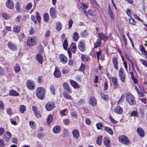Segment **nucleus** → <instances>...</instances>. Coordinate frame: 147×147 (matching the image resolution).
Wrapping results in <instances>:
<instances>
[{"label": "nucleus", "mask_w": 147, "mask_h": 147, "mask_svg": "<svg viewBox=\"0 0 147 147\" xmlns=\"http://www.w3.org/2000/svg\"><path fill=\"white\" fill-rule=\"evenodd\" d=\"M126 98L127 101L130 105H133L136 104L135 97L131 94L129 93L126 94Z\"/></svg>", "instance_id": "f257e3e1"}, {"label": "nucleus", "mask_w": 147, "mask_h": 147, "mask_svg": "<svg viewBox=\"0 0 147 147\" xmlns=\"http://www.w3.org/2000/svg\"><path fill=\"white\" fill-rule=\"evenodd\" d=\"M36 95L38 98L43 100L45 96V90L42 87H39L37 88L36 91Z\"/></svg>", "instance_id": "f03ea898"}, {"label": "nucleus", "mask_w": 147, "mask_h": 147, "mask_svg": "<svg viewBox=\"0 0 147 147\" xmlns=\"http://www.w3.org/2000/svg\"><path fill=\"white\" fill-rule=\"evenodd\" d=\"M120 142L123 144L128 145L129 144L130 141L128 138L125 135H122L119 137Z\"/></svg>", "instance_id": "7ed1b4c3"}, {"label": "nucleus", "mask_w": 147, "mask_h": 147, "mask_svg": "<svg viewBox=\"0 0 147 147\" xmlns=\"http://www.w3.org/2000/svg\"><path fill=\"white\" fill-rule=\"evenodd\" d=\"M36 18H35L34 15H32L31 16V18L32 20V21L35 24H36L37 20L38 22L40 23V17L39 13L38 12H36Z\"/></svg>", "instance_id": "20e7f679"}, {"label": "nucleus", "mask_w": 147, "mask_h": 147, "mask_svg": "<svg viewBox=\"0 0 147 147\" xmlns=\"http://www.w3.org/2000/svg\"><path fill=\"white\" fill-rule=\"evenodd\" d=\"M47 111H50L53 110L54 108V104L50 102H48L45 106Z\"/></svg>", "instance_id": "39448f33"}, {"label": "nucleus", "mask_w": 147, "mask_h": 147, "mask_svg": "<svg viewBox=\"0 0 147 147\" xmlns=\"http://www.w3.org/2000/svg\"><path fill=\"white\" fill-rule=\"evenodd\" d=\"M27 86L28 88L30 90H33L35 88L34 83L32 81L28 80L27 82Z\"/></svg>", "instance_id": "423d86ee"}, {"label": "nucleus", "mask_w": 147, "mask_h": 147, "mask_svg": "<svg viewBox=\"0 0 147 147\" xmlns=\"http://www.w3.org/2000/svg\"><path fill=\"white\" fill-rule=\"evenodd\" d=\"M27 45L28 46H33L35 45L36 43V42L34 38H31L28 39L27 42Z\"/></svg>", "instance_id": "0eeeda50"}, {"label": "nucleus", "mask_w": 147, "mask_h": 147, "mask_svg": "<svg viewBox=\"0 0 147 147\" xmlns=\"http://www.w3.org/2000/svg\"><path fill=\"white\" fill-rule=\"evenodd\" d=\"M138 135L141 138L143 137L145 135L144 131L143 129L141 127H138L137 129Z\"/></svg>", "instance_id": "6e6552de"}, {"label": "nucleus", "mask_w": 147, "mask_h": 147, "mask_svg": "<svg viewBox=\"0 0 147 147\" xmlns=\"http://www.w3.org/2000/svg\"><path fill=\"white\" fill-rule=\"evenodd\" d=\"M63 87L67 93H70L72 92L71 89L70 88L69 84L66 82H64L63 83Z\"/></svg>", "instance_id": "1a4fd4ad"}, {"label": "nucleus", "mask_w": 147, "mask_h": 147, "mask_svg": "<svg viewBox=\"0 0 147 147\" xmlns=\"http://www.w3.org/2000/svg\"><path fill=\"white\" fill-rule=\"evenodd\" d=\"M6 7L10 9H11L14 7V4L11 0H8L6 2Z\"/></svg>", "instance_id": "9d476101"}, {"label": "nucleus", "mask_w": 147, "mask_h": 147, "mask_svg": "<svg viewBox=\"0 0 147 147\" xmlns=\"http://www.w3.org/2000/svg\"><path fill=\"white\" fill-rule=\"evenodd\" d=\"M50 14L51 16L53 18H56L57 17V13L54 7H51L50 11Z\"/></svg>", "instance_id": "9b49d317"}, {"label": "nucleus", "mask_w": 147, "mask_h": 147, "mask_svg": "<svg viewBox=\"0 0 147 147\" xmlns=\"http://www.w3.org/2000/svg\"><path fill=\"white\" fill-rule=\"evenodd\" d=\"M59 58L60 61L63 63L65 64L67 61V57L63 54L60 55Z\"/></svg>", "instance_id": "f8f14e48"}, {"label": "nucleus", "mask_w": 147, "mask_h": 147, "mask_svg": "<svg viewBox=\"0 0 147 147\" xmlns=\"http://www.w3.org/2000/svg\"><path fill=\"white\" fill-rule=\"evenodd\" d=\"M7 46L12 51H15L16 50V46L12 42L10 41H9L8 42Z\"/></svg>", "instance_id": "ddd939ff"}, {"label": "nucleus", "mask_w": 147, "mask_h": 147, "mask_svg": "<svg viewBox=\"0 0 147 147\" xmlns=\"http://www.w3.org/2000/svg\"><path fill=\"white\" fill-rule=\"evenodd\" d=\"M11 137V134L9 131H7L3 136V139L6 142H8L9 139Z\"/></svg>", "instance_id": "4468645a"}, {"label": "nucleus", "mask_w": 147, "mask_h": 147, "mask_svg": "<svg viewBox=\"0 0 147 147\" xmlns=\"http://www.w3.org/2000/svg\"><path fill=\"white\" fill-rule=\"evenodd\" d=\"M112 80L113 84V88L115 90L119 88V86L117 82V79L115 77H113L112 78Z\"/></svg>", "instance_id": "2eb2a0df"}, {"label": "nucleus", "mask_w": 147, "mask_h": 147, "mask_svg": "<svg viewBox=\"0 0 147 147\" xmlns=\"http://www.w3.org/2000/svg\"><path fill=\"white\" fill-rule=\"evenodd\" d=\"M114 111L117 114L121 115L123 112L122 108L120 106H118L115 108Z\"/></svg>", "instance_id": "dca6fc26"}, {"label": "nucleus", "mask_w": 147, "mask_h": 147, "mask_svg": "<svg viewBox=\"0 0 147 147\" xmlns=\"http://www.w3.org/2000/svg\"><path fill=\"white\" fill-rule=\"evenodd\" d=\"M98 36L101 40H103L104 41L107 40L109 38V36H108L104 34L103 33H99Z\"/></svg>", "instance_id": "f3484780"}, {"label": "nucleus", "mask_w": 147, "mask_h": 147, "mask_svg": "<svg viewBox=\"0 0 147 147\" xmlns=\"http://www.w3.org/2000/svg\"><path fill=\"white\" fill-rule=\"evenodd\" d=\"M103 142L105 145L107 147H110L111 144L109 138L105 137L103 139Z\"/></svg>", "instance_id": "a211bd4d"}, {"label": "nucleus", "mask_w": 147, "mask_h": 147, "mask_svg": "<svg viewBox=\"0 0 147 147\" xmlns=\"http://www.w3.org/2000/svg\"><path fill=\"white\" fill-rule=\"evenodd\" d=\"M72 134L74 137L76 139H78L79 136V132L78 130L74 129L72 131Z\"/></svg>", "instance_id": "6ab92c4d"}, {"label": "nucleus", "mask_w": 147, "mask_h": 147, "mask_svg": "<svg viewBox=\"0 0 147 147\" xmlns=\"http://www.w3.org/2000/svg\"><path fill=\"white\" fill-rule=\"evenodd\" d=\"M61 130V127L59 125H56L53 128V132L55 134L59 133Z\"/></svg>", "instance_id": "aec40b11"}, {"label": "nucleus", "mask_w": 147, "mask_h": 147, "mask_svg": "<svg viewBox=\"0 0 147 147\" xmlns=\"http://www.w3.org/2000/svg\"><path fill=\"white\" fill-rule=\"evenodd\" d=\"M113 63L115 68L116 69H118L117 59L116 57L113 58L112 59Z\"/></svg>", "instance_id": "412c9836"}, {"label": "nucleus", "mask_w": 147, "mask_h": 147, "mask_svg": "<svg viewBox=\"0 0 147 147\" xmlns=\"http://www.w3.org/2000/svg\"><path fill=\"white\" fill-rule=\"evenodd\" d=\"M36 58L39 63L42 64V63L43 57L41 54L39 53L36 56Z\"/></svg>", "instance_id": "4be33fe9"}, {"label": "nucleus", "mask_w": 147, "mask_h": 147, "mask_svg": "<svg viewBox=\"0 0 147 147\" xmlns=\"http://www.w3.org/2000/svg\"><path fill=\"white\" fill-rule=\"evenodd\" d=\"M70 83L71 85L75 89L78 88H79V85L78 83L73 80H71L70 81Z\"/></svg>", "instance_id": "5701e85b"}, {"label": "nucleus", "mask_w": 147, "mask_h": 147, "mask_svg": "<svg viewBox=\"0 0 147 147\" xmlns=\"http://www.w3.org/2000/svg\"><path fill=\"white\" fill-rule=\"evenodd\" d=\"M139 50L142 52V54L145 55H147V52L145 50V49L142 45H140L139 46Z\"/></svg>", "instance_id": "b1692460"}, {"label": "nucleus", "mask_w": 147, "mask_h": 147, "mask_svg": "<svg viewBox=\"0 0 147 147\" xmlns=\"http://www.w3.org/2000/svg\"><path fill=\"white\" fill-rule=\"evenodd\" d=\"M9 94L11 96H17L19 95V94L16 91L12 90L9 92Z\"/></svg>", "instance_id": "393cba45"}, {"label": "nucleus", "mask_w": 147, "mask_h": 147, "mask_svg": "<svg viewBox=\"0 0 147 147\" xmlns=\"http://www.w3.org/2000/svg\"><path fill=\"white\" fill-rule=\"evenodd\" d=\"M64 97L66 99L69 100H73L71 97L65 92H64L63 93Z\"/></svg>", "instance_id": "a878e982"}, {"label": "nucleus", "mask_w": 147, "mask_h": 147, "mask_svg": "<svg viewBox=\"0 0 147 147\" xmlns=\"http://www.w3.org/2000/svg\"><path fill=\"white\" fill-rule=\"evenodd\" d=\"M26 107L24 105H22L19 107V111L21 113H23L26 111Z\"/></svg>", "instance_id": "bb28decb"}, {"label": "nucleus", "mask_w": 147, "mask_h": 147, "mask_svg": "<svg viewBox=\"0 0 147 147\" xmlns=\"http://www.w3.org/2000/svg\"><path fill=\"white\" fill-rule=\"evenodd\" d=\"M53 119V117L52 115H50L48 116L47 120V123L49 125L52 121Z\"/></svg>", "instance_id": "cd10ccee"}, {"label": "nucleus", "mask_w": 147, "mask_h": 147, "mask_svg": "<svg viewBox=\"0 0 147 147\" xmlns=\"http://www.w3.org/2000/svg\"><path fill=\"white\" fill-rule=\"evenodd\" d=\"M105 130L110 135H112L113 134V131L112 129L108 127H105Z\"/></svg>", "instance_id": "c85d7f7f"}, {"label": "nucleus", "mask_w": 147, "mask_h": 147, "mask_svg": "<svg viewBox=\"0 0 147 147\" xmlns=\"http://www.w3.org/2000/svg\"><path fill=\"white\" fill-rule=\"evenodd\" d=\"M78 47L79 50L81 51H83L84 50V43L80 42L79 43Z\"/></svg>", "instance_id": "c756f323"}, {"label": "nucleus", "mask_w": 147, "mask_h": 147, "mask_svg": "<svg viewBox=\"0 0 147 147\" xmlns=\"http://www.w3.org/2000/svg\"><path fill=\"white\" fill-rule=\"evenodd\" d=\"M56 27L58 31H60L62 28V25L60 22H57L56 24Z\"/></svg>", "instance_id": "7c9ffc66"}, {"label": "nucleus", "mask_w": 147, "mask_h": 147, "mask_svg": "<svg viewBox=\"0 0 147 147\" xmlns=\"http://www.w3.org/2000/svg\"><path fill=\"white\" fill-rule=\"evenodd\" d=\"M90 104L92 106H95L96 104V99L93 97L91 98L90 99Z\"/></svg>", "instance_id": "2f4dec72"}, {"label": "nucleus", "mask_w": 147, "mask_h": 147, "mask_svg": "<svg viewBox=\"0 0 147 147\" xmlns=\"http://www.w3.org/2000/svg\"><path fill=\"white\" fill-rule=\"evenodd\" d=\"M101 43V41L100 39H98L97 41L94 44V48H96L100 45Z\"/></svg>", "instance_id": "473e14b6"}, {"label": "nucleus", "mask_w": 147, "mask_h": 147, "mask_svg": "<svg viewBox=\"0 0 147 147\" xmlns=\"http://www.w3.org/2000/svg\"><path fill=\"white\" fill-rule=\"evenodd\" d=\"M102 137V136H98L96 141L97 144L98 145H100L101 144Z\"/></svg>", "instance_id": "72a5a7b5"}, {"label": "nucleus", "mask_w": 147, "mask_h": 147, "mask_svg": "<svg viewBox=\"0 0 147 147\" xmlns=\"http://www.w3.org/2000/svg\"><path fill=\"white\" fill-rule=\"evenodd\" d=\"M89 57L87 55H82L81 59L82 61H88Z\"/></svg>", "instance_id": "f704fd0d"}, {"label": "nucleus", "mask_w": 147, "mask_h": 147, "mask_svg": "<svg viewBox=\"0 0 147 147\" xmlns=\"http://www.w3.org/2000/svg\"><path fill=\"white\" fill-rule=\"evenodd\" d=\"M20 67L19 65L18 64H16L14 67V70L15 72L17 73L20 71Z\"/></svg>", "instance_id": "c9c22d12"}, {"label": "nucleus", "mask_w": 147, "mask_h": 147, "mask_svg": "<svg viewBox=\"0 0 147 147\" xmlns=\"http://www.w3.org/2000/svg\"><path fill=\"white\" fill-rule=\"evenodd\" d=\"M73 38L75 41H77L78 40L79 37L78 33L77 32H75L73 35Z\"/></svg>", "instance_id": "e433bc0d"}, {"label": "nucleus", "mask_w": 147, "mask_h": 147, "mask_svg": "<svg viewBox=\"0 0 147 147\" xmlns=\"http://www.w3.org/2000/svg\"><path fill=\"white\" fill-rule=\"evenodd\" d=\"M13 31L16 33L19 32L20 30V27L18 26H15L13 28Z\"/></svg>", "instance_id": "4c0bfd02"}, {"label": "nucleus", "mask_w": 147, "mask_h": 147, "mask_svg": "<svg viewBox=\"0 0 147 147\" xmlns=\"http://www.w3.org/2000/svg\"><path fill=\"white\" fill-rule=\"evenodd\" d=\"M72 52L74 53L76 51V45L75 43H72V45L71 46Z\"/></svg>", "instance_id": "58836bf2"}, {"label": "nucleus", "mask_w": 147, "mask_h": 147, "mask_svg": "<svg viewBox=\"0 0 147 147\" xmlns=\"http://www.w3.org/2000/svg\"><path fill=\"white\" fill-rule=\"evenodd\" d=\"M89 14L92 16H94L96 15V12L92 10H89L88 11Z\"/></svg>", "instance_id": "ea45409f"}, {"label": "nucleus", "mask_w": 147, "mask_h": 147, "mask_svg": "<svg viewBox=\"0 0 147 147\" xmlns=\"http://www.w3.org/2000/svg\"><path fill=\"white\" fill-rule=\"evenodd\" d=\"M80 35L82 37H85L88 35V33L86 30H84L81 32Z\"/></svg>", "instance_id": "a19ab883"}, {"label": "nucleus", "mask_w": 147, "mask_h": 147, "mask_svg": "<svg viewBox=\"0 0 147 147\" xmlns=\"http://www.w3.org/2000/svg\"><path fill=\"white\" fill-rule=\"evenodd\" d=\"M44 20L46 22H48L49 20V16L48 13H45L43 15Z\"/></svg>", "instance_id": "79ce46f5"}, {"label": "nucleus", "mask_w": 147, "mask_h": 147, "mask_svg": "<svg viewBox=\"0 0 147 147\" xmlns=\"http://www.w3.org/2000/svg\"><path fill=\"white\" fill-rule=\"evenodd\" d=\"M50 88L51 92L53 94L55 95V90L54 86L53 85H51L50 86Z\"/></svg>", "instance_id": "37998d69"}, {"label": "nucleus", "mask_w": 147, "mask_h": 147, "mask_svg": "<svg viewBox=\"0 0 147 147\" xmlns=\"http://www.w3.org/2000/svg\"><path fill=\"white\" fill-rule=\"evenodd\" d=\"M100 95L102 98L105 100H108V97L107 95L103 93H101Z\"/></svg>", "instance_id": "c03bdc74"}, {"label": "nucleus", "mask_w": 147, "mask_h": 147, "mask_svg": "<svg viewBox=\"0 0 147 147\" xmlns=\"http://www.w3.org/2000/svg\"><path fill=\"white\" fill-rule=\"evenodd\" d=\"M119 77L121 81L123 82H125V74H119Z\"/></svg>", "instance_id": "a18cd8bd"}, {"label": "nucleus", "mask_w": 147, "mask_h": 147, "mask_svg": "<svg viewBox=\"0 0 147 147\" xmlns=\"http://www.w3.org/2000/svg\"><path fill=\"white\" fill-rule=\"evenodd\" d=\"M108 12L111 19L112 20H113L114 19V17L113 15V13L111 10L110 9H109Z\"/></svg>", "instance_id": "49530a36"}, {"label": "nucleus", "mask_w": 147, "mask_h": 147, "mask_svg": "<svg viewBox=\"0 0 147 147\" xmlns=\"http://www.w3.org/2000/svg\"><path fill=\"white\" fill-rule=\"evenodd\" d=\"M63 124L66 125H68L70 123V121L69 119H63Z\"/></svg>", "instance_id": "de8ad7c7"}, {"label": "nucleus", "mask_w": 147, "mask_h": 147, "mask_svg": "<svg viewBox=\"0 0 147 147\" xmlns=\"http://www.w3.org/2000/svg\"><path fill=\"white\" fill-rule=\"evenodd\" d=\"M68 45V43L67 41V40L65 39L64 41L63 44V46L64 49L67 50V47Z\"/></svg>", "instance_id": "09e8293b"}, {"label": "nucleus", "mask_w": 147, "mask_h": 147, "mask_svg": "<svg viewBox=\"0 0 147 147\" xmlns=\"http://www.w3.org/2000/svg\"><path fill=\"white\" fill-rule=\"evenodd\" d=\"M130 116L134 117H138V114L136 111H134L131 113Z\"/></svg>", "instance_id": "8fccbe9b"}, {"label": "nucleus", "mask_w": 147, "mask_h": 147, "mask_svg": "<svg viewBox=\"0 0 147 147\" xmlns=\"http://www.w3.org/2000/svg\"><path fill=\"white\" fill-rule=\"evenodd\" d=\"M131 79L133 81V82L135 84H138V82L136 78H134V74H131Z\"/></svg>", "instance_id": "3c124183"}, {"label": "nucleus", "mask_w": 147, "mask_h": 147, "mask_svg": "<svg viewBox=\"0 0 147 147\" xmlns=\"http://www.w3.org/2000/svg\"><path fill=\"white\" fill-rule=\"evenodd\" d=\"M109 119L112 123L114 124H116L117 123V121L114 119L111 116H110L109 117Z\"/></svg>", "instance_id": "603ef678"}, {"label": "nucleus", "mask_w": 147, "mask_h": 147, "mask_svg": "<svg viewBox=\"0 0 147 147\" xmlns=\"http://www.w3.org/2000/svg\"><path fill=\"white\" fill-rule=\"evenodd\" d=\"M32 4L31 3H29L26 6V9L27 10H29L31 9L32 7Z\"/></svg>", "instance_id": "864d4df0"}, {"label": "nucleus", "mask_w": 147, "mask_h": 147, "mask_svg": "<svg viewBox=\"0 0 147 147\" xmlns=\"http://www.w3.org/2000/svg\"><path fill=\"white\" fill-rule=\"evenodd\" d=\"M129 23L132 24H133L134 25H136V22L132 18H131L130 19H129Z\"/></svg>", "instance_id": "5fc2aeb1"}, {"label": "nucleus", "mask_w": 147, "mask_h": 147, "mask_svg": "<svg viewBox=\"0 0 147 147\" xmlns=\"http://www.w3.org/2000/svg\"><path fill=\"white\" fill-rule=\"evenodd\" d=\"M6 111L7 114L9 115H12V111L11 109L10 108H8L6 109Z\"/></svg>", "instance_id": "6e6d98bb"}, {"label": "nucleus", "mask_w": 147, "mask_h": 147, "mask_svg": "<svg viewBox=\"0 0 147 147\" xmlns=\"http://www.w3.org/2000/svg\"><path fill=\"white\" fill-rule=\"evenodd\" d=\"M24 38V34L23 33H21L19 34V38L20 41H22V39Z\"/></svg>", "instance_id": "4d7b16f0"}, {"label": "nucleus", "mask_w": 147, "mask_h": 147, "mask_svg": "<svg viewBox=\"0 0 147 147\" xmlns=\"http://www.w3.org/2000/svg\"><path fill=\"white\" fill-rule=\"evenodd\" d=\"M124 97H125V96L123 95H122L121 96L120 99L118 101V102L117 103V105L119 104L120 103L122 102H123V101Z\"/></svg>", "instance_id": "13d9d810"}, {"label": "nucleus", "mask_w": 147, "mask_h": 147, "mask_svg": "<svg viewBox=\"0 0 147 147\" xmlns=\"http://www.w3.org/2000/svg\"><path fill=\"white\" fill-rule=\"evenodd\" d=\"M29 124L31 127L33 129L35 127L34 122L33 121H30L29 122Z\"/></svg>", "instance_id": "bf43d9fd"}, {"label": "nucleus", "mask_w": 147, "mask_h": 147, "mask_svg": "<svg viewBox=\"0 0 147 147\" xmlns=\"http://www.w3.org/2000/svg\"><path fill=\"white\" fill-rule=\"evenodd\" d=\"M50 31L49 30H47L44 36L45 37L48 38L50 36Z\"/></svg>", "instance_id": "052dcab7"}, {"label": "nucleus", "mask_w": 147, "mask_h": 147, "mask_svg": "<svg viewBox=\"0 0 147 147\" xmlns=\"http://www.w3.org/2000/svg\"><path fill=\"white\" fill-rule=\"evenodd\" d=\"M3 18L5 20L8 19L9 18V16L6 13L3 14Z\"/></svg>", "instance_id": "680f3d73"}, {"label": "nucleus", "mask_w": 147, "mask_h": 147, "mask_svg": "<svg viewBox=\"0 0 147 147\" xmlns=\"http://www.w3.org/2000/svg\"><path fill=\"white\" fill-rule=\"evenodd\" d=\"M69 29L70 28L72 27L73 24V21L71 19H70L68 21Z\"/></svg>", "instance_id": "e2e57ef3"}, {"label": "nucleus", "mask_w": 147, "mask_h": 147, "mask_svg": "<svg viewBox=\"0 0 147 147\" xmlns=\"http://www.w3.org/2000/svg\"><path fill=\"white\" fill-rule=\"evenodd\" d=\"M35 115L38 118H40L41 115L40 114L38 111H37L34 113Z\"/></svg>", "instance_id": "0e129e2a"}, {"label": "nucleus", "mask_w": 147, "mask_h": 147, "mask_svg": "<svg viewBox=\"0 0 147 147\" xmlns=\"http://www.w3.org/2000/svg\"><path fill=\"white\" fill-rule=\"evenodd\" d=\"M66 109H64L63 110H61L60 112V114L62 116H65L66 115V114L65 113H66Z\"/></svg>", "instance_id": "69168bd1"}, {"label": "nucleus", "mask_w": 147, "mask_h": 147, "mask_svg": "<svg viewBox=\"0 0 147 147\" xmlns=\"http://www.w3.org/2000/svg\"><path fill=\"white\" fill-rule=\"evenodd\" d=\"M53 74H61L59 69L57 67H55V70Z\"/></svg>", "instance_id": "338daca9"}, {"label": "nucleus", "mask_w": 147, "mask_h": 147, "mask_svg": "<svg viewBox=\"0 0 147 147\" xmlns=\"http://www.w3.org/2000/svg\"><path fill=\"white\" fill-rule=\"evenodd\" d=\"M37 136L39 139L42 138L44 136L43 134L41 133H38L37 134Z\"/></svg>", "instance_id": "774afa93"}]
</instances>
